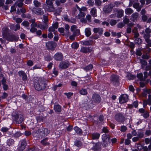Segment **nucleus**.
<instances>
[{
    "label": "nucleus",
    "instance_id": "f8f14e48",
    "mask_svg": "<svg viewBox=\"0 0 151 151\" xmlns=\"http://www.w3.org/2000/svg\"><path fill=\"white\" fill-rule=\"evenodd\" d=\"M69 64L67 62H63L60 63L59 68L62 69H65L68 67Z\"/></svg>",
    "mask_w": 151,
    "mask_h": 151
},
{
    "label": "nucleus",
    "instance_id": "a211bd4d",
    "mask_svg": "<svg viewBox=\"0 0 151 151\" xmlns=\"http://www.w3.org/2000/svg\"><path fill=\"white\" fill-rule=\"evenodd\" d=\"M80 51L83 53L91 52L92 51V49L90 47H83L81 48Z\"/></svg>",
    "mask_w": 151,
    "mask_h": 151
},
{
    "label": "nucleus",
    "instance_id": "bf43d9fd",
    "mask_svg": "<svg viewBox=\"0 0 151 151\" xmlns=\"http://www.w3.org/2000/svg\"><path fill=\"white\" fill-rule=\"evenodd\" d=\"M65 94L66 95L67 98L69 99H70L71 96L73 95V93L71 92H69L68 93H65Z\"/></svg>",
    "mask_w": 151,
    "mask_h": 151
},
{
    "label": "nucleus",
    "instance_id": "cd10ccee",
    "mask_svg": "<svg viewBox=\"0 0 151 151\" xmlns=\"http://www.w3.org/2000/svg\"><path fill=\"white\" fill-rule=\"evenodd\" d=\"M133 12V11L130 8L126 9L125 10V13L127 15H130Z\"/></svg>",
    "mask_w": 151,
    "mask_h": 151
},
{
    "label": "nucleus",
    "instance_id": "f257e3e1",
    "mask_svg": "<svg viewBox=\"0 0 151 151\" xmlns=\"http://www.w3.org/2000/svg\"><path fill=\"white\" fill-rule=\"evenodd\" d=\"M47 81L42 78H38L35 82V89L38 91L44 89L46 87Z\"/></svg>",
    "mask_w": 151,
    "mask_h": 151
},
{
    "label": "nucleus",
    "instance_id": "49530a36",
    "mask_svg": "<svg viewBox=\"0 0 151 151\" xmlns=\"http://www.w3.org/2000/svg\"><path fill=\"white\" fill-rule=\"evenodd\" d=\"M87 3L89 6H93L94 4V1L91 0H88Z\"/></svg>",
    "mask_w": 151,
    "mask_h": 151
},
{
    "label": "nucleus",
    "instance_id": "c756f323",
    "mask_svg": "<svg viewBox=\"0 0 151 151\" xmlns=\"http://www.w3.org/2000/svg\"><path fill=\"white\" fill-rule=\"evenodd\" d=\"M26 144V141L25 140H23L22 141L20 147V149L22 151L25 148Z\"/></svg>",
    "mask_w": 151,
    "mask_h": 151
},
{
    "label": "nucleus",
    "instance_id": "8fccbe9b",
    "mask_svg": "<svg viewBox=\"0 0 151 151\" xmlns=\"http://www.w3.org/2000/svg\"><path fill=\"white\" fill-rule=\"evenodd\" d=\"M9 129V128L6 127H3L1 128V131L3 132H6Z\"/></svg>",
    "mask_w": 151,
    "mask_h": 151
},
{
    "label": "nucleus",
    "instance_id": "393cba45",
    "mask_svg": "<svg viewBox=\"0 0 151 151\" xmlns=\"http://www.w3.org/2000/svg\"><path fill=\"white\" fill-rule=\"evenodd\" d=\"M137 135L139 138H142L144 136V132L141 129L139 130L137 132Z\"/></svg>",
    "mask_w": 151,
    "mask_h": 151
},
{
    "label": "nucleus",
    "instance_id": "2f4dec72",
    "mask_svg": "<svg viewBox=\"0 0 151 151\" xmlns=\"http://www.w3.org/2000/svg\"><path fill=\"white\" fill-rule=\"evenodd\" d=\"M115 117L116 120L120 122L122 120L123 116L120 114H116L115 115Z\"/></svg>",
    "mask_w": 151,
    "mask_h": 151
},
{
    "label": "nucleus",
    "instance_id": "7c9ffc66",
    "mask_svg": "<svg viewBox=\"0 0 151 151\" xmlns=\"http://www.w3.org/2000/svg\"><path fill=\"white\" fill-rule=\"evenodd\" d=\"M117 12L118 13L117 14V17L119 18L122 17L124 14V11L121 9H119L117 10Z\"/></svg>",
    "mask_w": 151,
    "mask_h": 151
},
{
    "label": "nucleus",
    "instance_id": "423d86ee",
    "mask_svg": "<svg viewBox=\"0 0 151 151\" xmlns=\"http://www.w3.org/2000/svg\"><path fill=\"white\" fill-rule=\"evenodd\" d=\"M114 7L112 4H110L109 5H106L104 6L103 8V10L106 13L110 12Z\"/></svg>",
    "mask_w": 151,
    "mask_h": 151
},
{
    "label": "nucleus",
    "instance_id": "4d7b16f0",
    "mask_svg": "<svg viewBox=\"0 0 151 151\" xmlns=\"http://www.w3.org/2000/svg\"><path fill=\"white\" fill-rule=\"evenodd\" d=\"M139 60L142 65H147V63L145 60H143L142 59H140Z\"/></svg>",
    "mask_w": 151,
    "mask_h": 151
},
{
    "label": "nucleus",
    "instance_id": "c03bdc74",
    "mask_svg": "<svg viewBox=\"0 0 151 151\" xmlns=\"http://www.w3.org/2000/svg\"><path fill=\"white\" fill-rule=\"evenodd\" d=\"M80 93L82 95H86L87 93L86 90L84 89H82L80 91Z\"/></svg>",
    "mask_w": 151,
    "mask_h": 151
},
{
    "label": "nucleus",
    "instance_id": "1a4fd4ad",
    "mask_svg": "<svg viewBox=\"0 0 151 151\" xmlns=\"http://www.w3.org/2000/svg\"><path fill=\"white\" fill-rule=\"evenodd\" d=\"M46 45L47 47L49 49L53 50L55 47L56 46V44L52 42H49L46 43Z\"/></svg>",
    "mask_w": 151,
    "mask_h": 151
},
{
    "label": "nucleus",
    "instance_id": "6e6d98bb",
    "mask_svg": "<svg viewBox=\"0 0 151 151\" xmlns=\"http://www.w3.org/2000/svg\"><path fill=\"white\" fill-rule=\"evenodd\" d=\"M14 19L15 20L17 23H21L22 22V19L20 18H14Z\"/></svg>",
    "mask_w": 151,
    "mask_h": 151
},
{
    "label": "nucleus",
    "instance_id": "0eeeda50",
    "mask_svg": "<svg viewBox=\"0 0 151 151\" xmlns=\"http://www.w3.org/2000/svg\"><path fill=\"white\" fill-rule=\"evenodd\" d=\"M128 99V96L127 94L122 95L119 98V102L120 103H124L126 102L127 101Z\"/></svg>",
    "mask_w": 151,
    "mask_h": 151
},
{
    "label": "nucleus",
    "instance_id": "f3484780",
    "mask_svg": "<svg viewBox=\"0 0 151 151\" xmlns=\"http://www.w3.org/2000/svg\"><path fill=\"white\" fill-rule=\"evenodd\" d=\"M92 100L95 102L99 103L101 100L99 96L97 94H94L93 96Z\"/></svg>",
    "mask_w": 151,
    "mask_h": 151
},
{
    "label": "nucleus",
    "instance_id": "4468645a",
    "mask_svg": "<svg viewBox=\"0 0 151 151\" xmlns=\"http://www.w3.org/2000/svg\"><path fill=\"white\" fill-rule=\"evenodd\" d=\"M54 57L55 60L57 61L61 60L63 58V55L60 53H56Z\"/></svg>",
    "mask_w": 151,
    "mask_h": 151
},
{
    "label": "nucleus",
    "instance_id": "79ce46f5",
    "mask_svg": "<svg viewBox=\"0 0 151 151\" xmlns=\"http://www.w3.org/2000/svg\"><path fill=\"white\" fill-rule=\"evenodd\" d=\"M33 3L35 6L36 7H38L41 5L40 3L36 0H34Z\"/></svg>",
    "mask_w": 151,
    "mask_h": 151
},
{
    "label": "nucleus",
    "instance_id": "4c0bfd02",
    "mask_svg": "<svg viewBox=\"0 0 151 151\" xmlns=\"http://www.w3.org/2000/svg\"><path fill=\"white\" fill-rule=\"evenodd\" d=\"M7 143L9 146L12 145L14 144V141L12 139H9L7 140Z\"/></svg>",
    "mask_w": 151,
    "mask_h": 151
},
{
    "label": "nucleus",
    "instance_id": "412c9836",
    "mask_svg": "<svg viewBox=\"0 0 151 151\" xmlns=\"http://www.w3.org/2000/svg\"><path fill=\"white\" fill-rule=\"evenodd\" d=\"M93 32L95 33H98L99 34L101 35L103 32V30L102 28H94Z\"/></svg>",
    "mask_w": 151,
    "mask_h": 151
},
{
    "label": "nucleus",
    "instance_id": "b1692460",
    "mask_svg": "<svg viewBox=\"0 0 151 151\" xmlns=\"http://www.w3.org/2000/svg\"><path fill=\"white\" fill-rule=\"evenodd\" d=\"M85 32L86 35L88 37L91 35V29L89 28H87L85 30Z\"/></svg>",
    "mask_w": 151,
    "mask_h": 151
},
{
    "label": "nucleus",
    "instance_id": "473e14b6",
    "mask_svg": "<svg viewBox=\"0 0 151 151\" xmlns=\"http://www.w3.org/2000/svg\"><path fill=\"white\" fill-rule=\"evenodd\" d=\"M126 77L129 80H133L134 79L135 76L132 75L129 73H127Z\"/></svg>",
    "mask_w": 151,
    "mask_h": 151
},
{
    "label": "nucleus",
    "instance_id": "a878e982",
    "mask_svg": "<svg viewBox=\"0 0 151 151\" xmlns=\"http://www.w3.org/2000/svg\"><path fill=\"white\" fill-rule=\"evenodd\" d=\"M100 136L99 133H93L92 134V138L93 139H98Z\"/></svg>",
    "mask_w": 151,
    "mask_h": 151
},
{
    "label": "nucleus",
    "instance_id": "680f3d73",
    "mask_svg": "<svg viewBox=\"0 0 151 151\" xmlns=\"http://www.w3.org/2000/svg\"><path fill=\"white\" fill-rule=\"evenodd\" d=\"M37 31V29L34 27H32L30 29V32L32 33L36 32Z\"/></svg>",
    "mask_w": 151,
    "mask_h": 151
},
{
    "label": "nucleus",
    "instance_id": "774afa93",
    "mask_svg": "<svg viewBox=\"0 0 151 151\" xmlns=\"http://www.w3.org/2000/svg\"><path fill=\"white\" fill-rule=\"evenodd\" d=\"M27 64L28 66H32L33 65V63L32 61L29 60L27 62Z\"/></svg>",
    "mask_w": 151,
    "mask_h": 151
},
{
    "label": "nucleus",
    "instance_id": "c9c22d12",
    "mask_svg": "<svg viewBox=\"0 0 151 151\" xmlns=\"http://www.w3.org/2000/svg\"><path fill=\"white\" fill-rule=\"evenodd\" d=\"M82 43L83 45L88 46L91 45L92 44V42L91 40H89L88 41H83L82 42Z\"/></svg>",
    "mask_w": 151,
    "mask_h": 151
},
{
    "label": "nucleus",
    "instance_id": "39448f33",
    "mask_svg": "<svg viewBox=\"0 0 151 151\" xmlns=\"http://www.w3.org/2000/svg\"><path fill=\"white\" fill-rule=\"evenodd\" d=\"M31 10L33 13L39 15H42L44 13L43 10L41 8L33 7Z\"/></svg>",
    "mask_w": 151,
    "mask_h": 151
},
{
    "label": "nucleus",
    "instance_id": "6e6552de",
    "mask_svg": "<svg viewBox=\"0 0 151 151\" xmlns=\"http://www.w3.org/2000/svg\"><path fill=\"white\" fill-rule=\"evenodd\" d=\"M150 90H147V92L150 94ZM147 104L149 105H151V96L150 94L148 95V99L147 100H145L143 102V106L144 107H145Z\"/></svg>",
    "mask_w": 151,
    "mask_h": 151
},
{
    "label": "nucleus",
    "instance_id": "f03ea898",
    "mask_svg": "<svg viewBox=\"0 0 151 151\" xmlns=\"http://www.w3.org/2000/svg\"><path fill=\"white\" fill-rule=\"evenodd\" d=\"M102 139L103 141V145L106 147L108 145L110 144V138L106 134H103L102 137Z\"/></svg>",
    "mask_w": 151,
    "mask_h": 151
},
{
    "label": "nucleus",
    "instance_id": "dca6fc26",
    "mask_svg": "<svg viewBox=\"0 0 151 151\" xmlns=\"http://www.w3.org/2000/svg\"><path fill=\"white\" fill-rule=\"evenodd\" d=\"M145 32L146 34H145L144 37L146 41L148 43L150 42V40L148 38H149L150 37V36L149 35V34L150 32V29L148 28L146 29L145 30Z\"/></svg>",
    "mask_w": 151,
    "mask_h": 151
},
{
    "label": "nucleus",
    "instance_id": "a19ab883",
    "mask_svg": "<svg viewBox=\"0 0 151 151\" xmlns=\"http://www.w3.org/2000/svg\"><path fill=\"white\" fill-rule=\"evenodd\" d=\"M74 129L76 132L77 134H80L82 133V131L81 129L77 127H74Z\"/></svg>",
    "mask_w": 151,
    "mask_h": 151
},
{
    "label": "nucleus",
    "instance_id": "aec40b11",
    "mask_svg": "<svg viewBox=\"0 0 151 151\" xmlns=\"http://www.w3.org/2000/svg\"><path fill=\"white\" fill-rule=\"evenodd\" d=\"M81 105L82 107H83L86 109H88V108H90L89 106L88 105V101L86 99L81 104Z\"/></svg>",
    "mask_w": 151,
    "mask_h": 151
},
{
    "label": "nucleus",
    "instance_id": "58836bf2",
    "mask_svg": "<svg viewBox=\"0 0 151 151\" xmlns=\"http://www.w3.org/2000/svg\"><path fill=\"white\" fill-rule=\"evenodd\" d=\"M93 66L92 65H89L88 66L85 67L84 69L86 71H88L92 69Z\"/></svg>",
    "mask_w": 151,
    "mask_h": 151
},
{
    "label": "nucleus",
    "instance_id": "6ab92c4d",
    "mask_svg": "<svg viewBox=\"0 0 151 151\" xmlns=\"http://www.w3.org/2000/svg\"><path fill=\"white\" fill-rule=\"evenodd\" d=\"M49 131L46 128H44L41 131L40 134L42 136H45L47 135L49 133Z\"/></svg>",
    "mask_w": 151,
    "mask_h": 151
},
{
    "label": "nucleus",
    "instance_id": "ea45409f",
    "mask_svg": "<svg viewBox=\"0 0 151 151\" xmlns=\"http://www.w3.org/2000/svg\"><path fill=\"white\" fill-rule=\"evenodd\" d=\"M77 26L75 25H73L71 27L70 30L71 31L74 32L76 31L77 30H79L78 29H77Z\"/></svg>",
    "mask_w": 151,
    "mask_h": 151
},
{
    "label": "nucleus",
    "instance_id": "2eb2a0df",
    "mask_svg": "<svg viewBox=\"0 0 151 151\" xmlns=\"http://www.w3.org/2000/svg\"><path fill=\"white\" fill-rule=\"evenodd\" d=\"M101 143L98 142L96 143L92 148V150L94 151H97L99 150L101 148Z\"/></svg>",
    "mask_w": 151,
    "mask_h": 151
},
{
    "label": "nucleus",
    "instance_id": "052dcab7",
    "mask_svg": "<svg viewBox=\"0 0 151 151\" xmlns=\"http://www.w3.org/2000/svg\"><path fill=\"white\" fill-rule=\"evenodd\" d=\"M129 19L127 18L126 17H124L123 22L125 24H127L129 22Z\"/></svg>",
    "mask_w": 151,
    "mask_h": 151
},
{
    "label": "nucleus",
    "instance_id": "5fc2aeb1",
    "mask_svg": "<svg viewBox=\"0 0 151 151\" xmlns=\"http://www.w3.org/2000/svg\"><path fill=\"white\" fill-rule=\"evenodd\" d=\"M127 129V127L124 126H122L121 127L120 130L121 132H124Z\"/></svg>",
    "mask_w": 151,
    "mask_h": 151
},
{
    "label": "nucleus",
    "instance_id": "338daca9",
    "mask_svg": "<svg viewBox=\"0 0 151 151\" xmlns=\"http://www.w3.org/2000/svg\"><path fill=\"white\" fill-rule=\"evenodd\" d=\"M124 26V24L122 22L119 23L117 24V27L119 28H122Z\"/></svg>",
    "mask_w": 151,
    "mask_h": 151
},
{
    "label": "nucleus",
    "instance_id": "bb28decb",
    "mask_svg": "<svg viewBox=\"0 0 151 151\" xmlns=\"http://www.w3.org/2000/svg\"><path fill=\"white\" fill-rule=\"evenodd\" d=\"M67 0H56L55 1V3L57 6L60 5L61 4H64L66 1Z\"/></svg>",
    "mask_w": 151,
    "mask_h": 151
},
{
    "label": "nucleus",
    "instance_id": "13d9d810",
    "mask_svg": "<svg viewBox=\"0 0 151 151\" xmlns=\"http://www.w3.org/2000/svg\"><path fill=\"white\" fill-rule=\"evenodd\" d=\"M75 144L76 146L79 147L81 145V143L80 141H75Z\"/></svg>",
    "mask_w": 151,
    "mask_h": 151
},
{
    "label": "nucleus",
    "instance_id": "69168bd1",
    "mask_svg": "<svg viewBox=\"0 0 151 151\" xmlns=\"http://www.w3.org/2000/svg\"><path fill=\"white\" fill-rule=\"evenodd\" d=\"M102 132L105 133H107L109 132V130L106 127H104L102 129Z\"/></svg>",
    "mask_w": 151,
    "mask_h": 151
},
{
    "label": "nucleus",
    "instance_id": "e2e57ef3",
    "mask_svg": "<svg viewBox=\"0 0 151 151\" xmlns=\"http://www.w3.org/2000/svg\"><path fill=\"white\" fill-rule=\"evenodd\" d=\"M142 42V40L138 38H136L135 40V43L138 44H140Z\"/></svg>",
    "mask_w": 151,
    "mask_h": 151
},
{
    "label": "nucleus",
    "instance_id": "37998d69",
    "mask_svg": "<svg viewBox=\"0 0 151 151\" xmlns=\"http://www.w3.org/2000/svg\"><path fill=\"white\" fill-rule=\"evenodd\" d=\"M65 31L66 32V34L68 35H69V30L70 28L69 25L68 24H65Z\"/></svg>",
    "mask_w": 151,
    "mask_h": 151
},
{
    "label": "nucleus",
    "instance_id": "3c124183",
    "mask_svg": "<svg viewBox=\"0 0 151 151\" xmlns=\"http://www.w3.org/2000/svg\"><path fill=\"white\" fill-rule=\"evenodd\" d=\"M109 23L111 25L113 26L115 25L117 23V21L116 20L111 19Z\"/></svg>",
    "mask_w": 151,
    "mask_h": 151
},
{
    "label": "nucleus",
    "instance_id": "864d4df0",
    "mask_svg": "<svg viewBox=\"0 0 151 151\" xmlns=\"http://www.w3.org/2000/svg\"><path fill=\"white\" fill-rule=\"evenodd\" d=\"M137 77L140 80H143V74L142 73H139L137 74Z\"/></svg>",
    "mask_w": 151,
    "mask_h": 151
},
{
    "label": "nucleus",
    "instance_id": "ddd939ff",
    "mask_svg": "<svg viewBox=\"0 0 151 151\" xmlns=\"http://www.w3.org/2000/svg\"><path fill=\"white\" fill-rule=\"evenodd\" d=\"M34 26L35 27H37L41 29H45L48 27V26L47 24H38L37 25L36 24H34Z\"/></svg>",
    "mask_w": 151,
    "mask_h": 151
},
{
    "label": "nucleus",
    "instance_id": "a18cd8bd",
    "mask_svg": "<svg viewBox=\"0 0 151 151\" xmlns=\"http://www.w3.org/2000/svg\"><path fill=\"white\" fill-rule=\"evenodd\" d=\"M78 46V44L76 42H74L71 45V47L72 48L75 49L77 48Z\"/></svg>",
    "mask_w": 151,
    "mask_h": 151
},
{
    "label": "nucleus",
    "instance_id": "e433bc0d",
    "mask_svg": "<svg viewBox=\"0 0 151 151\" xmlns=\"http://www.w3.org/2000/svg\"><path fill=\"white\" fill-rule=\"evenodd\" d=\"M133 7L137 9V11H139L140 10L141 7H140L139 4L138 3H136L134 4Z\"/></svg>",
    "mask_w": 151,
    "mask_h": 151
},
{
    "label": "nucleus",
    "instance_id": "f704fd0d",
    "mask_svg": "<svg viewBox=\"0 0 151 151\" xmlns=\"http://www.w3.org/2000/svg\"><path fill=\"white\" fill-rule=\"evenodd\" d=\"M79 12L78 15V19H80L81 18H83L86 15V14L83 12L79 11Z\"/></svg>",
    "mask_w": 151,
    "mask_h": 151
},
{
    "label": "nucleus",
    "instance_id": "9d476101",
    "mask_svg": "<svg viewBox=\"0 0 151 151\" xmlns=\"http://www.w3.org/2000/svg\"><path fill=\"white\" fill-rule=\"evenodd\" d=\"M46 3L48 6H49V9H48L49 11H52L54 9L53 7V2L50 0H47Z\"/></svg>",
    "mask_w": 151,
    "mask_h": 151
},
{
    "label": "nucleus",
    "instance_id": "7ed1b4c3",
    "mask_svg": "<svg viewBox=\"0 0 151 151\" xmlns=\"http://www.w3.org/2000/svg\"><path fill=\"white\" fill-rule=\"evenodd\" d=\"M119 77L117 75H112L110 77L111 83L114 85L117 86L119 85Z\"/></svg>",
    "mask_w": 151,
    "mask_h": 151
},
{
    "label": "nucleus",
    "instance_id": "4be33fe9",
    "mask_svg": "<svg viewBox=\"0 0 151 151\" xmlns=\"http://www.w3.org/2000/svg\"><path fill=\"white\" fill-rule=\"evenodd\" d=\"M90 13L91 15L93 17H96L97 15V9L95 8H92L91 11Z\"/></svg>",
    "mask_w": 151,
    "mask_h": 151
},
{
    "label": "nucleus",
    "instance_id": "0e129e2a",
    "mask_svg": "<svg viewBox=\"0 0 151 151\" xmlns=\"http://www.w3.org/2000/svg\"><path fill=\"white\" fill-rule=\"evenodd\" d=\"M138 13H135L133 14L132 15V17L133 19H136L138 17Z\"/></svg>",
    "mask_w": 151,
    "mask_h": 151
},
{
    "label": "nucleus",
    "instance_id": "5701e85b",
    "mask_svg": "<svg viewBox=\"0 0 151 151\" xmlns=\"http://www.w3.org/2000/svg\"><path fill=\"white\" fill-rule=\"evenodd\" d=\"M76 6L79 11L81 12H82V11L85 12L87 10V9L86 6H83L81 8H80L77 4L76 5Z\"/></svg>",
    "mask_w": 151,
    "mask_h": 151
},
{
    "label": "nucleus",
    "instance_id": "9b49d317",
    "mask_svg": "<svg viewBox=\"0 0 151 151\" xmlns=\"http://www.w3.org/2000/svg\"><path fill=\"white\" fill-rule=\"evenodd\" d=\"M80 34V30H77L76 32H73L72 35L69 36V39L70 40L73 41L75 40L76 36L79 35Z\"/></svg>",
    "mask_w": 151,
    "mask_h": 151
},
{
    "label": "nucleus",
    "instance_id": "603ef678",
    "mask_svg": "<svg viewBox=\"0 0 151 151\" xmlns=\"http://www.w3.org/2000/svg\"><path fill=\"white\" fill-rule=\"evenodd\" d=\"M95 1L96 5L98 6H101L102 2L100 0H95Z\"/></svg>",
    "mask_w": 151,
    "mask_h": 151
},
{
    "label": "nucleus",
    "instance_id": "20e7f679",
    "mask_svg": "<svg viewBox=\"0 0 151 151\" xmlns=\"http://www.w3.org/2000/svg\"><path fill=\"white\" fill-rule=\"evenodd\" d=\"M145 141L147 145L150 144L148 147L145 146L143 147L144 151H150L151 149V138H146L145 139Z\"/></svg>",
    "mask_w": 151,
    "mask_h": 151
},
{
    "label": "nucleus",
    "instance_id": "09e8293b",
    "mask_svg": "<svg viewBox=\"0 0 151 151\" xmlns=\"http://www.w3.org/2000/svg\"><path fill=\"white\" fill-rule=\"evenodd\" d=\"M22 24L24 26L28 27L29 25V24L28 21H24L22 22Z\"/></svg>",
    "mask_w": 151,
    "mask_h": 151
},
{
    "label": "nucleus",
    "instance_id": "72a5a7b5",
    "mask_svg": "<svg viewBox=\"0 0 151 151\" xmlns=\"http://www.w3.org/2000/svg\"><path fill=\"white\" fill-rule=\"evenodd\" d=\"M41 143L44 145H48L49 144V143L48 142V138H45L42 140L41 141Z\"/></svg>",
    "mask_w": 151,
    "mask_h": 151
},
{
    "label": "nucleus",
    "instance_id": "de8ad7c7",
    "mask_svg": "<svg viewBox=\"0 0 151 151\" xmlns=\"http://www.w3.org/2000/svg\"><path fill=\"white\" fill-rule=\"evenodd\" d=\"M56 29L52 27V26L49 27L48 29V31L49 32H53L54 34H56V32L55 31V29Z\"/></svg>",
    "mask_w": 151,
    "mask_h": 151
},
{
    "label": "nucleus",
    "instance_id": "c85d7f7f",
    "mask_svg": "<svg viewBox=\"0 0 151 151\" xmlns=\"http://www.w3.org/2000/svg\"><path fill=\"white\" fill-rule=\"evenodd\" d=\"M54 109L56 112H60L61 111V107L59 105H57L54 106Z\"/></svg>",
    "mask_w": 151,
    "mask_h": 151
}]
</instances>
